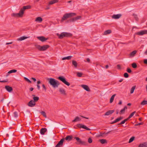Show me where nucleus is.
Returning a JSON list of instances; mask_svg holds the SVG:
<instances>
[{
    "mask_svg": "<svg viewBox=\"0 0 147 147\" xmlns=\"http://www.w3.org/2000/svg\"><path fill=\"white\" fill-rule=\"evenodd\" d=\"M47 80L50 85L54 88L58 87L60 84L59 82L54 78H48Z\"/></svg>",
    "mask_w": 147,
    "mask_h": 147,
    "instance_id": "obj_1",
    "label": "nucleus"
},
{
    "mask_svg": "<svg viewBox=\"0 0 147 147\" xmlns=\"http://www.w3.org/2000/svg\"><path fill=\"white\" fill-rule=\"evenodd\" d=\"M76 14L75 13H66L63 15L62 18L61 22H62L64 21L67 20L68 18L76 15Z\"/></svg>",
    "mask_w": 147,
    "mask_h": 147,
    "instance_id": "obj_2",
    "label": "nucleus"
},
{
    "mask_svg": "<svg viewBox=\"0 0 147 147\" xmlns=\"http://www.w3.org/2000/svg\"><path fill=\"white\" fill-rule=\"evenodd\" d=\"M74 139H75L77 142H75V144L77 145H86L87 143L84 141H82L79 138L77 137H75Z\"/></svg>",
    "mask_w": 147,
    "mask_h": 147,
    "instance_id": "obj_3",
    "label": "nucleus"
},
{
    "mask_svg": "<svg viewBox=\"0 0 147 147\" xmlns=\"http://www.w3.org/2000/svg\"><path fill=\"white\" fill-rule=\"evenodd\" d=\"M49 46L47 45H43L42 46L39 45L36 46V48L40 51H44L46 50L49 47Z\"/></svg>",
    "mask_w": 147,
    "mask_h": 147,
    "instance_id": "obj_4",
    "label": "nucleus"
},
{
    "mask_svg": "<svg viewBox=\"0 0 147 147\" xmlns=\"http://www.w3.org/2000/svg\"><path fill=\"white\" fill-rule=\"evenodd\" d=\"M58 79L67 86L70 85V83L67 81L65 78L63 76H60L58 78Z\"/></svg>",
    "mask_w": 147,
    "mask_h": 147,
    "instance_id": "obj_5",
    "label": "nucleus"
},
{
    "mask_svg": "<svg viewBox=\"0 0 147 147\" xmlns=\"http://www.w3.org/2000/svg\"><path fill=\"white\" fill-rule=\"evenodd\" d=\"M77 126L78 127L82 128L87 130H91L90 129L88 128L85 125H83L82 124H78L77 125Z\"/></svg>",
    "mask_w": 147,
    "mask_h": 147,
    "instance_id": "obj_6",
    "label": "nucleus"
},
{
    "mask_svg": "<svg viewBox=\"0 0 147 147\" xmlns=\"http://www.w3.org/2000/svg\"><path fill=\"white\" fill-rule=\"evenodd\" d=\"M81 18V16H78L77 17L73 18L71 19L68 20L67 22H74L76 20L80 19Z\"/></svg>",
    "mask_w": 147,
    "mask_h": 147,
    "instance_id": "obj_7",
    "label": "nucleus"
},
{
    "mask_svg": "<svg viewBox=\"0 0 147 147\" xmlns=\"http://www.w3.org/2000/svg\"><path fill=\"white\" fill-rule=\"evenodd\" d=\"M37 38L38 40H40L42 42H45L46 40L48 39V38H45V37L43 36H37Z\"/></svg>",
    "mask_w": 147,
    "mask_h": 147,
    "instance_id": "obj_8",
    "label": "nucleus"
},
{
    "mask_svg": "<svg viewBox=\"0 0 147 147\" xmlns=\"http://www.w3.org/2000/svg\"><path fill=\"white\" fill-rule=\"evenodd\" d=\"M65 32H62L60 34L57 33V35L58 37L59 38L61 39L65 37Z\"/></svg>",
    "mask_w": 147,
    "mask_h": 147,
    "instance_id": "obj_9",
    "label": "nucleus"
},
{
    "mask_svg": "<svg viewBox=\"0 0 147 147\" xmlns=\"http://www.w3.org/2000/svg\"><path fill=\"white\" fill-rule=\"evenodd\" d=\"M145 34H147V30H142L136 33V34L139 35H142Z\"/></svg>",
    "mask_w": 147,
    "mask_h": 147,
    "instance_id": "obj_10",
    "label": "nucleus"
},
{
    "mask_svg": "<svg viewBox=\"0 0 147 147\" xmlns=\"http://www.w3.org/2000/svg\"><path fill=\"white\" fill-rule=\"evenodd\" d=\"M85 90L88 92H90V90L88 86L87 85L82 84L81 86Z\"/></svg>",
    "mask_w": 147,
    "mask_h": 147,
    "instance_id": "obj_11",
    "label": "nucleus"
},
{
    "mask_svg": "<svg viewBox=\"0 0 147 147\" xmlns=\"http://www.w3.org/2000/svg\"><path fill=\"white\" fill-rule=\"evenodd\" d=\"M36 105V103L33 100H30L28 103V105L30 107H33Z\"/></svg>",
    "mask_w": 147,
    "mask_h": 147,
    "instance_id": "obj_12",
    "label": "nucleus"
},
{
    "mask_svg": "<svg viewBox=\"0 0 147 147\" xmlns=\"http://www.w3.org/2000/svg\"><path fill=\"white\" fill-rule=\"evenodd\" d=\"M5 88L9 92H11L13 90L12 87L9 86H6L5 87Z\"/></svg>",
    "mask_w": 147,
    "mask_h": 147,
    "instance_id": "obj_13",
    "label": "nucleus"
},
{
    "mask_svg": "<svg viewBox=\"0 0 147 147\" xmlns=\"http://www.w3.org/2000/svg\"><path fill=\"white\" fill-rule=\"evenodd\" d=\"M121 16V15L120 14H114L112 16V18L114 19H118Z\"/></svg>",
    "mask_w": 147,
    "mask_h": 147,
    "instance_id": "obj_14",
    "label": "nucleus"
},
{
    "mask_svg": "<svg viewBox=\"0 0 147 147\" xmlns=\"http://www.w3.org/2000/svg\"><path fill=\"white\" fill-rule=\"evenodd\" d=\"M24 10H23L22 8H21L20 9L19 13H18L19 17H22L23 16L24 13Z\"/></svg>",
    "mask_w": 147,
    "mask_h": 147,
    "instance_id": "obj_15",
    "label": "nucleus"
},
{
    "mask_svg": "<svg viewBox=\"0 0 147 147\" xmlns=\"http://www.w3.org/2000/svg\"><path fill=\"white\" fill-rule=\"evenodd\" d=\"M47 129L46 128H42L40 130V133L42 135H44V134L45 133L47 132Z\"/></svg>",
    "mask_w": 147,
    "mask_h": 147,
    "instance_id": "obj_16",
    "label": "nucleus"
},
{
    "mask_svg": "<svg viewBox=\"0 0 147 147\" xmlns=\"http://www.w3.org/2000/svg\"><path fill=\"white\" fill-rule=\"evenodd\" d=\"M115 112L114 110H110L107 112L105 114V115H109Z\"/></svg>",
    "mask_w": 147,
    "mask_h": 147,
    "instance_id": "obj_17",
    "label": "nucleus"
},
{
    "mask_svg": "<svg viewBox=\"0 0 147 147\" xmlns=\"http://www.w3.org/2000/svg\"><path fill=\"white\" fill-rule=\"evenodd\" d=\"M123 119V118L122 117H120L118 118H117L116 119L115 121H114L112 122L111 123V124H114L115 123H116L119 121H120V120H121Z\"/></svg>",
    "mask_w": 147,
    "mask_h": 147,
    "instance_id": "obj_18",
    "label": "nucleus"
},
{
    "mask_svg": "<svg viewBox=\"0 0 147 147\" xmlns=\"http://www.w3.org/2000/svg\"><path fill=\"white\" fill-rule=\"evenodd\" d=\"M127 106H125L124 108L121 109L119 113L120 115L124 114L125 112V110L127 109Z\"/></svg>",
    "mask_w": 147,
    "mask_h": 147,
    "instance_id": "obj_19",
    "label": "nucleus"
},
{
    "mask_svg": "<svg viewBox=\"0 0 147 147\" xmlns=\"http://www.w3.org/2000/svg\"><path fill=\"white\" fill-rule=\"evenodd\" d=\"M64 138L66 140L70 141L72 139L73 137L71 136H67Z\"/></svg>",
    "mask_w": 147,
    "mask_h": 147,
    "instance_id": "obj_20",
    "label": "nucleus"
},
{
    "mask_svg": "<svg viewBox=\"0 0 147 147\" xmlns=\"http://www.w3.org/2000/svg\"><path fill=\"white\" fill-rule=\"evenodd\" d=\"M59 91L60 93L63 95H66L65 91L64 89L62 88H60L59 89Z\"/></svg>",
    "mask_w": 147,
    "mask_h": 147,
    "instance_id": "obj_21",
    "label": "nucleus"
},
{
    "mask_svg": "<svg viewBox=\"0 0 147 147\" xmlns=\"http://www.w3.org/2000/svg\"><path fill=\"white\" fill-rule=\"evenodd\" d=\"M138 147H147V142H145L143 143L140 144Z\"/></svg>",
    "mask_w": 147,
    "mask_h": 147,
    "instance_id": "obj_22",
    "label": "nucleus"
},
{
    "mask_svg": "<svg viewBox=\"0 0 147 147\" xmlns=\"http://www.w3.org/2000/svg\"><path fill=\"white\" fill-rule=\"evenodd\" d=\"M32 96H34L33 97V101L35 102H37L39 99V98L38 96H35L34 95H32Z\"/></svg>",
    "mask_w": 147,
    "mask_h": 147,
    "instance_id": "obj_23",
    "label": "nucleus"
},
{
    "mask_svg": "<svg viewBox=\"0 0 147 147\" xmlns=\"http://www.w3.org/2000/svg\"><path fill=\"white\" fill-rule=\"evenodd\" d=\"M28 38V37L23 36L20 37L19 38H18L17 39V40L18 41H22V40H23L27 38Z\"/></svg>",
    "mask_w": 147,
    "mask_h": 147,
    "instance_id": "obj_24",
    "label": "nucleus"
},
{
    "mask_svg": "<svg viewBox=\"0 0 147 147\" xmlns=\"http://www.w3.org/2000/svg\"><path fill=\"white\" fill-rule=\"evenodd\" d=\"M42 21V18L40 17H38L36 18L35 20V21L40 22Z\"/></svg>",
    "mask_w": 147,
    "mask_h": 147,
    "instance_id": "obj_25",
    "label": "nucleus"
},
{
    "mask_svg": "<svg viewBox=\"0 0 147 147\" xmlns=\"http://www.w3.org/2000/svg\"><path fill=\"white\" fill-rule=\"evenodd\" d=\"M81 119L79 118V117L77 116L76 117L75 119L72 121V122H76L77 121H80L81 120Z\"/></svg>",
    "mask_w": 147,
    "mask_h": 147,
    "instance_id": "obj_26",
    "label": "nucleus"
},
{
    "mask_svg": "<svg viewBox=\"0 0 147 147\" xmlns=\"http://www.w3.org/2000/svg\"><path fill=\"white\" fill-rule=\"evenodd\" d=\"M58 1L57 0H53L50 1L49 3V4L50 5L53 4L55 3L58 2Z\"/></svg>",
    "mask_w": 147,
    "mask_h": 147,
    "instance_id": "obj_27",
    "label": "nucleus"
},
{
    "mask_svg": "<svg viewBox=\"0 0 147 147\" xmlns=\"http://www.w3.org/2000/svg\"><path fill=\"white\" fill-rule=\"evenodd\" d=\"M65 37H71L72 34L70 33H68L67 32H65Z\"/></svg>",
    "mask_w": 147,
    "mask_h": 147,
    "instance_id": "obj_28",
    "label": "nucleus"
},
{
    "mask_svg": "<svg viewBox=\"0 0 147 147\" xmlns=\"http://www.w3.org/2000/svg\"><path fill=\"white\" fill-rule=\"evenodd\" d=\"M111 32V30H108L105 31L104 32V34L107 35V34H110Z\"/></svg>",
    "mask_w": 147,
    "mask_h": 147,
    "instance_id": "obj_29",
    "label": "nucleus"
},
{
    "mask_svg": "<svg viewBox=\"0 0 147 147\" xmlns=\"http://www.w3.org/2000/svg\"><path fill=\"white\" fill-rule=\"evenodd\" d=\"M99 141L102 144H104L107 142V141L106 140L104 139L100 140Z\"/></svg>",
    "mask_w": 147,
    "mask_h": 147,
    "instance_id": "obj_30",
    "label": "nucleus"
},
{
    "mask_svg": "<svg viewBox=\"0 0 147 147\" xmlns=\"http://www.w3.org/2000/svg\"><path fill=\"white\" fill-rule=\"evenodd\" d=\"M31 8V6L30 5H27L26 6H24L23 7V10H24V11L26 9H30Z\"/></svg>",
    "mask_w": 147,
    "mask_h": 147,
    "instance_id": "obj_31",
    "label": "nucleus"
},
{
    "mask_svg": "<svg viewBox=\"0 0 147 147\" xmlns=\"http://www.w3.org/2000/svg\"><path fill=\"white\" fill-rule=\"evenodd\" d=\"M65 140L64 138H63L61 139L60 140L59 142L58 143H59V145H61V146H62L63 145V142Z\"/></svg>",
    "mask_w": 147,
    "mask_h": 147,
    "instance_id": "obj_32",
    "label": "nucleus"
},
{
    "mask_svg": "<svg viewBox=\"0 0 147 147\" xmlns=\"http://www.w3.org/2000/svg\"><path fill=\"white\" fill-rule=\"evenodd\" d=\"M72 64L74 66V67L76 68H77L78 64L77 62L74 60H73L72 61Z\"/></svg>",
    "mask_w": 147,
    "mask_h": 147,
    "instance_id": "obj_33",
    "label": "nucleus"
},
{
    "mask_svg": "<svg viewBox=\"0 0 147 147\" xmlns=\"http://www.w3.org/2000/svg\"><path fill=\"white\" fill-rule=\"evenodd\" d=\"M72 56H68L67 57H63L62 58V60H64L66 59L69 60L70 59L72 58Z\"/></svg>",
    "mask_w": 147,
    "mask_h": 147,
    "instance_id": "obj_34",
    "label": "nucleus"
},
{
    "mask_svg": "<svg viewBox=\"0 0 147 147\" xmlns=\"http://www.w3.org/2000/svg\"><path fill=\"white\" fill-rule=\"evenodd\" d=\"M136 86H133L131 88L130 90V93L132 94L133 93L134 90L135 89Z\"/></svg>",
    "mask_w": 147,
    "mask_h": 147,
    "instance_id": "obj_35",
    "label": "nucleus"
},
{
    "mask_svg": "<svg viewBox=\"0 0 147 147\" xmlns=\"http://www.w3.org/2000/svg\"><path fill=\"white\" fill-rule=\"evenodd\" d=\"M116 94H114L111 97L110 99V102L111 103L113 101L115 96Z\"/></svg>",
    "mask_w": 147,
    "mask_h": 147,
    "instance_id": "obj_36",
    "label": "nucleus"
},
{
    "mask_svg": "<svg viewBox=\"0 0 147 147\" xmlns=\"http://www.w3.org/2000/svg\"><path fill=\"white\" fill-rule=\"evenodd\" d=\"M147 104V100H144L140 103L142 105H144Z\"/></svg>",
    "mask_w": 147,
    "mask_h": 147,
    "instance_id": "obj_37",
    "label": "nucleus"
},
{
    "mask_svg": "<svg viewBox=\"0 0 147 147\" xmlns=\"http://www.w3.org/2000/svg\"><path fill=\"white\" fill-rule=\"evenodd\" d=\"M137 53V51L135 50L132 52L130 54V55L132 56H134Z\"/></svg>",
    "mask_w": 147,
    "mask_h": 147,
    "instance_id": "obj_38",
    "label": "nucleus"
},
{
    "mask_svg": "<svg viewBox=\"0 0 147 147\" xmlns=\"http://www.w3.org/2000/svg\"><path fill=\"white\" fill-rule=\"evenodd\" d=\"M17 71V70H16V69H12V70H10L8 72V73L10 74H11L12 73H15Z\"/></svg>",
    "mask_w": 147,
    "mask_h": 147,
    "instance_id": "obj_39",
    "label": "nucleus"
},
{
    "mask_svg": "<svg viewBox=\"0 0 147 147\" xmlns=\"http://www.w3.org/2000/svg\"><path fill=\"white\" fill-rule=\"evenodd\" d=\"M135 139V137L134 136L132 137L129 140V143H130L132 142Z\"/></svg>",
    "mask_w": 147,
    "mask_h": 147,
    "instance_id": "obj_40",
    "label": "nucleus"
},
{
    "mask_svg": "<svg viewBox=\"0 0 147 147\" xmlns=\"http://www.w3.org/2000/svg\"><path fill=\"white\" fill-rule=\"evenodd\" d=\"M133 16H134V18H135L136 21H138V17L137 15L135 13H133L132 15Z\"/></svg>",
    "mask_w": 147,
    "mask_h": 147,
    "instance_id": "obj_41",
    "label": "nucleus"
},
{
    "mask_svg": "<svg viewBox=\"0 0 147 147\" xmlns=\"http://www.w3.org/2000/svg\"><path fill=\"white\" fill-rule=\"evenodd\" d=\"M131 66L133 68H136L137 67V65L136 63H133L131 64Z\"/></svg>",
    "mask_w": 147,
    "mask_h": 147,
    "instance_id": "obj_42",
    "label": "nucleus"
},
{
    "mask_svg": "<svg viewBox=\"0 0 147 147\" xmlns=\"http://www.w3.org/2000/svg\"><path fill=\"white\" fill-rule=\"evenodd\" d=\"M40 113L44 117H46V113L45 111H42L40 112Z\"/></svg>",
    "mask_w": 147,
    "mask_h": 147,
    "instance_id": "obj_43",
    "label": "nucleus"
},
{
    "mask_svg": "<svg viewBox=\"0 0 147 147\" xmlns=\"http://www.w3.org/2000/svg\"><path fill=\"white\" fill-rule=\"evenodd\" d=\"M136 113V112L135 111L132 113L129 116V117L130 118H131V117H132L134 115V114L135 113Z\"/></svg>",
    "mask_w": 147,
    "mask_h": 147,
    "instance_id": "obj_44",
    "label": "nucleus"
},
{
    "mask_svg": "<svg viewBox=\"0 0 147 147\" xmlns=\"http://www.w3.org/2000/svg\"><path fill=\"white\" fill-rule=\"evenodd\" d=\"M11 16L15 17H19L18 13H13L11 15Z\"/></svg>",
    "mask_w": 147,
    "mask_h": 147,
    "instance_id": "obj_45",
    "label": "nucleus"
},
{
    "mask_svg": "<svg viewBox=\"0 0 147 147\" xmlns=\"http://www.w3.org/2000/svg\"><path fill=\"white\" fill-rule=\"evenodd\" d=\"M82 74L81 72H78L77 73V76L78 77H82Z\"/></svg>",
    "mask_w": 147,
    "mask_h": 147,
    "instance_id": "obj_46",
    "label": "nucleus"
},
{
    "mask_svg": "<svg viewBox=\"0 0 147 147\" xmlns=\"http://www.w3.org/2000/svg\"><path fill=\"white\" fill-rule=\"evenodd\" d=\"M123 76L125 78H127L129 77V75L127 73H125L123 74Z\"/></svg>",
    "mask_w": 147,
    "mask_h": 147,
    "instance_id": "obj_47",
    "label": "nucleus"
},
{
    "mask_svg": "<svg viewBox=\"0 0 147 147\" xmlns=\"http://www.w3.org/2000/svg\"><path fill=\"white\" fill-rule=\"evenodd\" d=\"M24 79L25 80H26L27 82L28 83H31V82L30 80L29 79H28L26 77H24Z\"/></svg>",
    "mask_w": 147,
    "mask_h": 147,
    "instance_id": "obj_48",
    "label": "nucleus"
},
{
    "mask_svg": "<svg viewBox=\"0 0 147 147\" xmlns=\"http://www.w3.org/2000/svg\"><path fill=\"white\" fill-rule=\"evenodd\" d=\"M127 71L129 73H131L132 72V71L129 68H127Z\"/></svg>",
    "mask_w": 147,
    "mask_h": 147,
    "instance_id": "obj_49",
    "label": "nucleus"
},
{
    "mask_svg": "<svg viewBox=\"0 0 147 147\" xmlns=\"http://www.w3.org/2000/svg\"><path fill=\"white\" fill-rule=\"evenodd\" d=\"M14 116L15 117H17L18 116V113L16 112H15L13 113Z\"/></svg>",
    "mask_w": 147,
    "mask_h": 147,
    "instance_id": "obj_50",
    "label": "nucleus"
},
{
    "mask_svg": "<svg viewBox=\"0 0 147 147\" xmlns=\"http://www.w3.org/2000/svg\"><path fill=\"white\" fill-rule=\"evenodd\" d=\"M92 140L91 138H90L88 139V142L89 143H91L92 142Z\"/></svg>",
    "mask_w": 147,
    "mask_h": 147,
    "instance_id": "obj_51",
    "label": "nucleus"
},
{
    "mask_svg": "<svg viewBox=\"0 0 147 147\" xmlns=\"http://www.w3.org/2000/svg\"><path fill=\"white\" fill-rule=\"evenodd\" d=\"M105 134V132H104L103 133H100V134L98 135V136H102L103 134Z\"/></svg>",
    "mask_w": 147,
    "mask_h": 147,
    "instance_id": "obj_52",
    "label": "nucleus"
},
{
    "mask_svg": "<svg viewBox=\"0 0 147 147\" xmlns=\"http://www.w3.org/2000/svg\"><path fill=\"white\" fill-rule=\"evenodd\" d=\"M117 67L118 69H121V66L119 64L117 65Z\"/></svg>",
    "mask_w": 147,
    "mask_h": 147,
    "instance_id": "obj_53",
    "label": "nucleus"
},
{
    "mask_svg": "<svg viewBox=\"0 0 147 147\" xmlns=\"http://www.w3.org/2000/svg\"><path fill=\"white\" fill-rule=\"evenodd\" d=\"M125 122L123 120V121H122L118 125H121L124 124Z\"/></svg>",
    "mask_w": 147,
    "mask_h": 147,
    "instance_id": "obj_54",
    "label": "nucleus"
},
{
    "mask_svg": "<svg viewBox=\"0 0 147 147\" xmlns=\"http://www.w3.org/2000/svg\"><path fill=\"white\" fill-rule=\"evenodd\" d=\"M8 82L7 80H3V81H0V82Z\"/></svg>",
    "mask_w": 147,
    "mask_h": 147,
    "instance_id": "obj_55",
    "label": "nucleus"
},
{
    "mask_svg": "<svg viewBox=\"0 0 147 147\" xmlns=\"http://www.w3.org/2000/svg\"><path fill=\"white\" fill-rule=\"evenodd\" d=\"M142 124V123H139L138 124H135V126H137V125H141Z\"/></svg>",
    "mask_w": 147,
    "mask_h": 147,
    "instance_id": "obj_56",
    "label": "nucleus"
},
{
    "mask_svg": "<svg viewBox=\"0 0 147 147\" xmlns=\"http://www.w3.org/2000/svg\"><path fill=\"white\" fill-rule=\"evenodd\" d=\"M144 64H147V59H144Z\"/></svg>",
    "mask_w": 147,
    "mask_h": 147,
    "instance_id": "obj_57",
    "label": "nucleus"
},
{
    "mask_svg": "<svg viewBox=\"0 0 147 147\" xmlns=\"http://www.w3.org/2000/svg\"><path fill=\"white\" fill-rule=\"evenodd\" d=\"M42 87L44 89H45V90H46V88L44 84H43L42 85Z\"/></svg>",
    "mask_w": 147,
    "mask_h": 147,
    "instance_id": "obj_58",
    "label": "nucleus"
},
{
    "mask_svg": "<svg viewBox=\"0 0 147 147\" xmlns=\"http://www.w3.org/2000/svg\"><path fill=\"white\" fill-rule=\"evenodd\" d=\"M130 118L129 117H128V118H127L125 119L124 120V121L126 122V121H127L129 119H130Z\"/></svg>",
    "mask_w": 147,
    "mask_h": 147,
    "instance_id": "obj_59",
    "label": "nucleus"
},
{
    "mask_svg": "<svg viewBox=\"0 0 147 147\" xmlns=\"http://www.w3.org/2000/svg\"><path fill=\"white\" fill-rule=\"evenodd\" d=\"M61 146V145H59V144L58 143V144L56 145L55 147H59Z\"/></svg>",
    "mask_w": 147,
    "mask_h": 147,
    "instance_id": "obj_60",
    "label": "nucleus"
},
{
    "mask_svg": "<svg viewBox=\"0 0 147 147\" xmlns=\"http://www.w3.org/2000/svg\"><path fill=\"white\" fill-rule=\"evenodd\" d=\"M61 146V145H59V144L58 143V144L56 145L55 147H59Z\"/></svg>",
    "mask_w": 147,
    "mask_h": 147,
    "instance_id": "obj_61",
    "label": "nucleus"
},
{
    "mask_svg": "<svg viewBox=\"0 0 147 147\" xmlns=\"http://www.w3.org/2000/svg\"><path fill=\"white\" fill-rule=\"evenodd\" d=\"M37 87L38 89V90H39L40 89V85H38V84H37Z\"/></svg>",
    "mask_w": 147,
    "mask_h": 147,
    "instance_id": "obj_62",
    "label": "nucleus"
},
{
    "mask_svg": "<svg viewBox=\"0 0 147 147\" xmlns=\"http://www.w3.org/2000/svg\"><path fill=\"white\" fill-rule=\"evenodd\" d=\"M31 79H32L33 81L34 82H36V79L35 78H31Z\"/></svg>",
    "mask_w": 147,
    "mask_h": 147,
    "instance_id": "obj_63",
    "label": "nucleus"
},
{
    "mask_svg": "<svg viewBox=\"0 0 147 147\" xmlns=\"http://www.w3.org/2000/svg\"><path fill=\"white\" fill-rule=\"evenodd\" d=\"M34 90V88L32 87L30 88V90L31 91H32Z\"/></svg>",
    "mask_w": 147,
    "mask_h": 147,
    "instance_id": "obj_64",
    "label": "nucleus"
}]
</instances>
